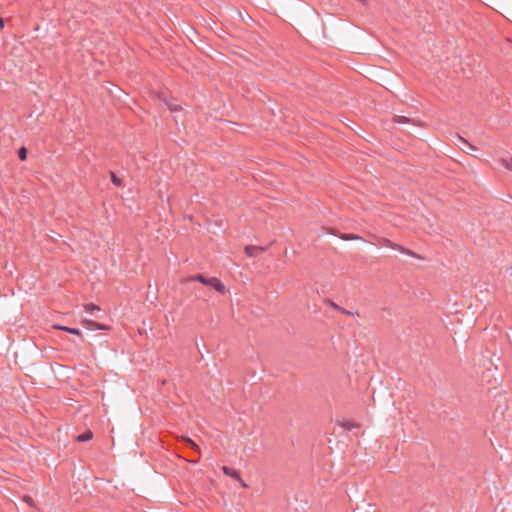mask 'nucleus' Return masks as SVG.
<instances>
[{
  "mask_svg": "<svg viewBox=\"0 0 512 512\" xmlns=\"http://www.w3.org/2000/svg\"><path fill=\"white\" fill-rule=\"evenodd\" d=\"M205 282H206L207 286L212 287L217 292H219L221 294H225L226 293L225 285L218 278L211 277V278H208V280L205 281Z\"/></svg>",
  "mask_w": 512,
  "mask_h": 512,
  "instance_id": "nucleus-2",
  "label": "nucleus"
},
{
  "mask_svg": "<svg viewBox=\"0 0 512 512\" xmlns=\"http://www.w3.org/2000/svg\"><path fill=\"white\" fill-rule=\"evenodd\" d=\"M380 244L382 246H386V247H389V248H392V249H397L400 252L405 253V254H407L409 256L417 257L416 254L414 252H412L411 250L405 249L402 246H400L398 244H395V243L391 242L388 239H385V238L381 239L380 240Z\"/></svg>",
  "mask_w": 512,
  "mask_h": 512,
  "instance_id": "nucleus-1",
  "label": "nucleus"
},
{
  "mask_svg": "<svg viewBox=\"0 0 512 512\" xmlns=\"http://www.w3.org/2000/svg\"><path fill=\"white\" fill-rule=\"evenodd\" d=\"M398 121L399 122H406L407 119L405 117L398 116Z\"/></svg>",
  "mask_w": 512,
  "mask_h": 512,
  "instance_id": "nucleus-21",
  "label": "nucleus"
},
{
  "mask_svg": "<svg viewBox=\"0 0 512 512\" xmlns=\"http://www.w3.org/2000/svg\"><path fill=\"white\" fill-rule=\"evenodd\" d=\"M4 28V20L0 17V31Z\"/></svg>",
  "mask_w": 512,
  "mask_h": 512,
  "instance_id": "nucleus-18",
  "label": "nucleus"
},
{
  "mask_svg": "<svg viewBox=\"0 0 512 512\" xmlns=\"http://www.w3.org/2000/svg\"><path fill=\"white\" fill-rule=\"evenodd\" d=\"M341 239H343V240H358V239H360V237L357 235H354V234H344L341 236Z\"/></svg>",
  "mask_w": 512,
  "mask_h": 512,
  "instance_id": "nucleus-13",
  "label": "nucleus"
},
{
  "mask_svg": "<svg viewBox=\"0 0 512 512\" xmlns=\"http://www.w3.org/2000/svg\"><path fill=\"white\" fill-rule=\"evenodd\" d=\"M86 323H87V325L89 327H92V328H95V329H101V330L108 329L107 326L98 324V323H96L94 321H86Z\"/></svg>",
  "mask_w": 512,
  "mask_h": 512,
  "instance_id": "nucleus-9",
  "label": "nucleus"
},
{
  "mask_svg": "<svg viewBox=\"0 0 512 512\" xmlns=\"http://www.w3.org/2000/svg\"><path fill=\"white\" fill-rule=\"evenodd\" d=\"M26 153H27L26 149L25 148H21L19 150V158L21 160H25L26 159Z\"/></svg>",
  "mask_w": 512,
  "mask_h": 512,
  "instance_id": "nucleus-16",
  "label": "nucleus"
},
{
  "mask_svg": "<svg viewBox=\"0 0 512 512\" xmlns=\"http://www.w3.org/2000/svg\"><path fill=\"white\" fill-rule=\"evenodd\" d=\"M84 308L87 312L92 313L93 311H98L99 307L94 304H86L84 305Z\"/></svg>",
  "mask_w": 512,
  "mask_h": 512,
  "instance_id": "nucleus-12",
  "label": "nucleus"
},
{
  "mask_svg": "<svg viewBox=\"0 0 512 512\" xmlns=\"http://www.w3.org/2000/svg\"><path fill=\"white\" fill-rule=\"evenodd\" d=\"M338 425L340 427L344 428V429H347V430H352V429L359 428V424L358 423H355V422H352V421H349V420L339 421Z\"/></svg>",
  "mask_w": 512,
  "mask_h": 512,
  "instance_id": "nucleus-5",
  "label": "nucleus"
},
{
  "mask_svg": "<svg viewBox=\"0 0 512 512\" xmlns=\"http://www.w3.org/2000/svg\"><path fill=\"white\" fill-rule=\"evenodd\" d=\"M191 280L198 281V282H200V283H202V284L206 285V282H205V281H207V280H208V278H205V277H204V276H202V275H197V276H195V277L191 278Z\"/></svg>",
  "mask_w": 512,
  "mask_h": 512,
  "instance_id": "nucleus-14",
  "label": "nucleus"
},
{
  "mask_svg": "<svg viewBox=\"0 0 512 512\" xmlns=\"http://www.w3.org/2000/svg\"><path fill=\"white\" fill-rule=\"evenodd\" d=\"M341 311H342V313L350 314L348 311H346V310H344V309H342Z\"/></svg>",
  "mask_w": 512,
  "mask_h": 512,
  "instance_id": "nucleus-22",
  "label": "nucleus"
},
{
  "mask_svg": "<svg viewBox=\"0 0 512 512\" xmlns=\"http://www.w3.org/2000/svg\"><path fill=\"white\" fill-rule=\"evenodd\" d=\"M169 109L172 111H175V110H177V105L169 104Z\"/></svg>",
  "mask_w": 512,
  "mask_h": 512,
  "instance_id": "nucleus-20",
  "label": "nucleus"
},
{
  "mask_svg": "<svg viewBox=\"0 0 512 512\" xmlns=\"http://www.w3.org/2000/svg\"><path fill=\"white\" fill-rule=\"evenodd\" d=\"M222 471H223L226 475L236 478L238 481H240V483H241V485H242L243 487H246V483H245V482L240 478V475H239V473H238L237 471H235V470H231V469H229V468H228V467H226V466L222 467Z\"/></svg>",
  "mask_w": 512,
  "mask_h": 512,
  "instance_id": "nucleus-4",
  "label": "nucleus"
},
{
  "mask_svg": "<svg viewBox=\"0 0 512 512\" xmlns=\"http://www.w3.org/2000/svg\"><path fill=\"white\" fill-rule=\"evenodd\" d=\"M245 251V254L248 256V257H253L255 256L257 253H262L265 251V248L261 247V246H252V245H248L245 247L244 249Z\"/></svg>",
  "mask_w": 512,
  "mask_h": 512,
  "instance_id": "nucleus-3",
  "label": "nucleus"
},
{
  "mask_svg": "<svg viewBox=\"0 0 512 512\" xmlns=\"http://www.w3.org/2000/svg\"><path fill=\"white\" fill-rule=\"evenodd\" d=\"M53 328L58 329V330H62V331H65V332H68V333H71V334H75V335H78V336L82 337L81 332L78 329L69 328V327L61 326V325H54Z\"/></svg>",
  "mask_w": 512,
  "mask_h": 512,
  "instance_id": "nucleus-6",
  "label": "nucleus"
},
{
  "mask_svg": "<svg viewBox=\"0 0 512 512\" xmlns=\"http://www.w3.org/2000/svg\"><path fill=\"white\" fill-rule=\"evenodd\" d=\"M93 437V434L91 431H86L84 434H81L77 437V441L79 442H85V441H88L90 439H92Z\"/></svg>",
  "mask_w": 512,
  "mask_h": 512,
  "instance_id": "nucleus-7",
  "label": "nucleus"
},
{
  "mask_svg": "<svg viewBox=\"0 0 512 512\" xmlns=\"http://www.w3.org/2000/svg\"><path fill=\"white\" fill-rule=\"evenodd\" d=\"M501 162L505 166L506 169L512 171V157L503 158V159H501Z\"/></svg>",
  "mask_w": 512,
  "mask_h": 512,
  "instance_id": "nucleus-10",
  "label": "nucleus"
},
{
  "mask_svg": "<svg viewBox=\"0 0 512 512\" xmlns=\"http://www.w3.org/2000/svg\"><path fill=\"white\" fill-rule=\"evenodd\" d=\"M24 500H25L29 505H32V502H33V501H32V498H31V497H26Z\"/></svg>",
  "mask_w": 512,
  "mask_h": 512,
  "instance_id": "nucleus-19",
  "label": "nucleus"
},
{
  "mask_svg": "<svg viewBox=\"0 0 512 512\" xmlns=\"http://www.w3.org/2000/svg\"><path fill=\"white\" fill-rule=\"evenodd\" d=\"M112 182L116 185H120V180L114 174H112Z\"/></svg>",
  "mask_w": 512,
  "mask_h": 512,
  "instance_id": "nucleus-17",
  "label": "nucleus"
},
{
  "mask_svg": "<svg viewBox=\"0 0 512 512\" xmlns=\"http://www.w3.org/2000/svg\"><path fill=\"white\" fill-rule=\"evenodd\" d=\"M183 441L185 443H187V445H189L195 451L200 452L199 446L194 441H192L190 438L183 437Z\"/></svg>",
  "mask_w": 512,
  "mask_h": 512,
  "instance_id": "nucleus-8",
  "label": "nucleus"
},
{
  "mask_svg": "<svg viewBox=\"0 0 512 512\" xmlns=\"http://www.w3.org/2000/svg\"><path fill=\"white\" fill-rule=\"evenodd\" d=\"M458 139L460 142H462L463 144H465L468 148V150H471V151H475L477 150V148L473 145H471L470 143H468L464 138L458 136Z\"/></svg>",
  "mask_w": 512,
  "mask_h": 512,
  "instance_id": "nucleus-11",
  "label": "nucleus"
},
{
  "mask_svg": "<svg viewBox=\"0 0 512 512\" xmlns=\"http://www.w3.org/2000/svg\"><path fill=\"white\" fill-rule=\"evenodd\" d=\"M506 12L512 16V0H507L506 2Z\"/></svg>",
  "mask_w": 512,
  "mask_h": 512,
  "instance_id": "nucleus-15",
  "label": "nucleus"
}]
</instances>
